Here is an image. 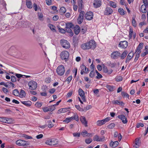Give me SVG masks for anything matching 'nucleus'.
<instances>
[{
  "label": "nucleus",
  "instance_id": "49",
  "mask_svg": "<svg viewBox=\"0 0 148 148\" xmlns=\"http://www.w3.org/2000/svg\"><path fill=\"white\" fill-rule=\"evenodd\" d=\"M115 125V124L114 123H112L108 125L107 127L109 129H112L114 127Z\"/></svg>",
  "mask_w": 148,
  "mask_h": 148
},
{
  "label": "nucleus",
  "instance_id": "23",
  "mask_svg": "<svg viewBox=\"0 0 148 148\" xmlns=\"http://www.w3.org/2000/svg\"><path fill=\"white\" fill-rule=\"evenodd\" d=\"M74 31L76 35L78 34L80 31V27L79 26L77 25H76L74 27Z\"/></svg>",
  "mask_w": 148,
  "mask_h": 148
},
{
  "label": "nucleus",
  "instance_id": "64",
  "mask_svg": "<svg viewBox=\"0 0 148 148\" xmlns=\"http://www.w3.org/2000/svg\"><path fill=\"white\" fill-rule=\"evenodd\" d=\"M71 121V120H70L69 117L66 118L63 121V122H65L66 123H68Z\"/></svg>",
  "mask_w": 148,
  "mask_h": 148
},
{
  "label": "nucleus",
  "instance_id": "10",
  "mask_svg": "<svg viewBox=\"0 0 148 148\" xmlns=\"http://www.w3.org/2000/svg\"><path fill=\"white\" fill-rule=\"evenodd\" d=\"M16 145L21 146L29 145V144L27 142L21 140H18L16 142Z\"/></svg>",
  "mask_w": 148,
  "mask_h": 148
},
{
  "label": "nucleus",
  "instance_id": "7",
  "mask_svg": "<svg viewBox=\"0 0 148 148\" xmlns=\"http://www.w3.org/2000/svg\"><path fill=\"white\" fill-rule=\"evenodd\" d=\"M58 142L57 139L53 138L47 140L45 143L46 144L50 145H54L57 144Z\"/></svg>",
  "mask_w": 148,
  "mask_h": 148
},
{
  "label": "nucleus",
  "instance_id": "30",
  "mask_svg": "<svg viewBox=\"0 0 148 148\" xmlns=\"http://www.w3.org/2000/svg\"><path fill=\"white\" fill-rule=\"evenodd\" d=\"M26 4L28 8H32V5L31 0H26Z\"/></svg>",
  "mask_w": 148,
  "mask_h": 148
},
{
  "label": "nucleus",
  "instance_id": "31",
  "mask_svg": "<svg viewBox=\"0 0 148 148\" xmlns=\"http://www.w3.org/2000/svg\"><path fill=\"white\" fill-rule=\"evenodd\" d=\"M70 109V108H64L60 109L58 110V113H60L62 112H66L67 111H69Z\"/></svg>",
  "mask_w": 148,
  "mask_h": 148
},
{
  "label": "nucleus",
  "instance_id": "56",
  "mask_svg": "<svg viewBox=\"0 0 148 148\" xmlns=\"http://www.w3.org/2000/svg\"><path fill=\"white\" fill-rule=\"evenodd\" d=\"M42 105V102H37L35 103V106L38 108H40L41 107Z\"/></svg>",
  "mask_w": 148,
  "mask_h": 148
},
{
  "label": "nucleus",
  "instance_id": "11",
  "mask_svg": "<svg viewBox=\"0 0 148 148\" xmlns=\"http://www.w3.org/2000/svg\"><path fill=\"white\" fill-rule=\"evenodd\" d=\"M93 13L92 12H87L85 14L86 18L88 20H92L93 18Z\"/></svg>",
  "mask_w": 148,
  "mask_h": 148
},
{
  "label": "nucleus",
  "instance_id": "5",
  "mask_svg": "<svg viewBox=\"0 0 148 148\" xmlns=\"http://www.w3.org/2000/svg\"><path fill=\"white\" fill-rule=\"evenodd\" d=\"M29 88L32 90H35L37 86V83L35 81H31L29 82L28 84Z\"/></svg>",
  "mask_w": 148,
  "mask_h": 148
},
{
  "label": "nucleus",
  "instance_id": "51",
  "mask_svg": "<svg viewBox=\"0 0 148 148\" xmlns=\"http://www.w3.org/2000/svg\"><path fill=\"white\" fill-rule=\"evenodd\" d=\"M47 123H48V127L49 128L52 127L53 125L52 124V123L51 121L49 120L47 121Z\"/></svg>",
  "mask_w": 148,
  "mask_h": 148
},
{
  "label": "nucleus",
  "instance_id": "26",
  "mask_svg": "<svg viewBox=\"0 0 148 148\" xmlns=\"http://www.w3.org/2000/svg\"><path fill=\"white\" fill-rule=\"evenodd\" d=\"M119 143L117 141H115L114 142L111 141L110 143V146L112 147H115L119 145Z\"/></svg>",
  "mask_w": 148,
  "mask_h": 148
},
{
  "label": "nucleus",
  "instance_id": "6",
  "mask_svg": "<svg viewBox=\"0 0 148 148\" xmlns=\"http://www.w3.org/2000/svg\"><path fill=\"white\" fill-rule=\"evenodd\" d=\"M80 13L77 19V22L79 24H81L83 21L85 12L84 11H80Z\"/></svg>",
  "mask_w": 148,
  "mask_h": 148
},
{
  "label": "nucleus",
  "instance_id": "8",
  "mask_svg": "<svg viewBox=\"0 0 148 148\" xmlns=\"http://www.w3.org/2000/svg\"><path fill=\"white\" fill-rule=\"evenodd\" d=\"M120 53L118 51H114L111 55V57L113 59H116L120 57Z\"/></svg>",
  "mask_w": 148,
  "mask_h": 148
},
{
  "label": "nucleus",
  "instance_id": "54",
  "mask_svg": "<svg viewBox=\"0 0 148 148\" xmlns=\"http://www.w3.org/2000/svg\"><path fill=\"white\" fill-rule=\"evenodd\" d=\"M49 108V109L50 111L51 112L53 111L56 109L55 106L54 105L50 106Z\"/></svg>",
  "mask_w": 148,
  "mask_h": 148
},
{
  "label": "nucleus",
  "instance_id": "29",
  "mask_svg": "<svg viewBox=\"0 0 148 148\" xmlns=\"http://www.w3.org/2000/svg\"><path fill=\"white\" fill-rule=\"evenodd\" d=\"M112 103L114 104L119 105L122 106L124 105V103L123 101H119L118 100H114Z\"/></svg>",
  "mask_w": 148,
  "mask_h": 148
},
{
  "label": "nucleus",
  "instance_id": "48",
  "mask_svg": "<svg viewBox=\"0 0 148 148\" xmlns=\"http://www.w3.org/2000/svg\"><path fill=\"white\" fill-rule=\"evenodd\" d=\"M121 95L123 97H126L128 98H129V95L127 93L124 92H122L121 93Z\"/></svg>",
  "mask_w": 148,
  "mask_h": 148
},
{
  "label": "nucleus",
  "instance_id": "38",
  "mask_svg": "<svg viewBox=\"0 0 148 148\" xmlns=\"http://www.w3.org/2000/svg\"><path fill=\"white\" fill-rule=\"evenodd\" d=\"M66 8L64 7H61L60 10V13L61 15L65 13L66 12Z\"/></svg>",
  "mask_w": 148,
  "mask_h": 148
},
{
  "label": "nucleus",
  "instance_id": "34",
  "mask_svg": "<svg viewBox=\"0 0 148 148\" xmlns=\"http://www.w3.org/2000/svg\"><path fill=\"white\" fill-rule=\"evenodd\" d=\"M127 53V51H124L120 56V57L121 59H123L126 57Z\"/></svg>",
  "mask_w": 148,
  "mask_h": 148
},
{
  "label": "nucleus",
  "instance_id": "19",
  "mask_svg": "<svg viewBox=\"0 0 148 148\" xmlns=\"http://www.w3.org/2000/svg\"><path fill=\"white\" fill-rule=\"evenodd\" d=\"M80 120L82 123L86 127L88 126V122L86 121L85 117L84 116H81L80 118Z\"/></svg>",
  "mask_w": 148,
  "mask_h": 148
},
{
  "label": "nucleus",
  "instance_id": "20",
  "mask_svg": "<svg viewBox=\"0 0 148 148\" xmlns=\"http://www.w3.org/2000/svg\"><path fill=\"white\" fill-rule=\"evenodd\" d=\"M134 55V54L132 51L131 52H130L127 57L125 62L126 63L129 62L130 60L133 58Z\"/></svg>",
  "mask_w": 148,
  "mask_h": 148
},
{
  "label": "nucleus",
  "instance_id": "12",
  "mask_svg": "<svg viewBox=\"0 0 148 148\" xmlns=\"http://www.w3.org/2000/svg\"><path fill=\"white\" fill-rule=\"evenodd\" d=\"M128 44V43L127 41H121L119 42L118 46L121 48L125 49L127 47Z\"/></svg>",
  "mask_w": 148,
  "mask_h": 148
},
{
  "label": "nucleus",
  "instance_id": "37",
  "mask_svg": "<svg viewBox=\"0 0 148 148\" xmlns=\"http://www.w3.org/2000/svg\"><path fill=\"white\" fill-rule=\"evenodd\" d=\"M106 87L108 89L109 91L112 92L114 91V87L113 86H111L110 85H107L106 86Z\"/></svg>",
  "mask_w": 148,
  "mask_h": 148
},
{
  "label": "nucleus",
  "instance_id": "2",
  "mask_svg": "<svg viewBox=\"0 0 148 148\" xmlns=\"http://www.w3.org/2000/svg\"><path fill=\"white\" fill-rule=\"evenodd\" d=\"M60 58L62 60H65L66 62L69 60V53L67 51H63L60 53Z\"/></svg>",
  "mask_w": 148,
  "mask_h": 148
},
{
  "label": "nucleus",
  "instance_id": "63",
  "mask_svg": "<svg viewBox=\"0 0 148 148\" xmlns=\"http://www.w3.org/2000/svg\"><path fill=\"white\" fill-rule=\"evenodd\" d=\"M43 111L45 112H46L48 111H50L49 109V108L46 107H45L42 108Z\"/></svg>",
  "mask_w": 148,
  "mask_h": 148
},
{
  "label": "nucleus",
  "instance_id": "32",
  "mask_svg": "<svg viewBox=\"0 0 148 148\" xmlns=\"http://www.w3.org/2000/svg\"><path fill=\"white\" fill-rule=\"evenodd\" d=\"M109 4L110 7L114 8H115L116 7V4L114 2L110 1H109Z\"/></svg>",
  "mask_w": 148,
  "mask_h": 148
},
{
  "label": "nucleus",
  "instance_id": "61",
  "mask_svg": "<svg viewBox=\"0 0 148 148\" xmlns=\"http://www.w3.org/2000/svg\"><path fill=\"white\" fill-rule=\"evenodd\" d=\"M2 89L3 91L5 93L7 94L8 93L9 91L7 89L4 87H3Z\"/></svg>",
  "mask_w": 148,
  "mask_h": 148
},
{
  "label": "nucleus",
  "instance_id": "21",
  "mask_svg": "<svg viewBox=\"0 0 148 148\" xmlns=\"http://www.w3.org/2000/svg\"><path fill=\"white\" fill-rule=\"evenodd\" d=\"M90 49H95L96 47V43L95 41L93 40H90Z\"/></svg>",
  "mask_w": 148,
  "mask_h": 148
},
{
  "label": "nucleus",
  "instance_id": "57",
  "mask_svg": "<svg viewBox=\"0 0 148 148\" xmlns=\"http://www.w3.org/2000/svg\"><path fill=\"white\" fill-rule=\"evenodd\" d=\"M50 26H49V27L50 28V29L53 32H56V31L55 29V26H54L53 25L51 24H50Z\"/></svg>",
  "mask_w": 148,
  "mask_h": 148
},
{
  "label": "nucleus",
  "instance_id": "22",
  "mask_svg": "<svg viewBox=\"0 0 148 148\" xmlns=\"http://www.w3.org/2000/svg\"><path fill=\"white\" fill-rule=\"evenodd\" d=\"M71 121L72 120H74L76 121H78L79 120V116L77 114H74L73 116L71 117H69Z\"/></svg>",
  "mask_w": 148,
  "mask_h": 148
},
{
  "label": "nucleus",
  "instance_id": "39",
  "mask_svg": "<svg viewBox=\"0 0 148 148\" xmlns=\"http://www.w3.org/2000/svg\"><path fill=\"white\" fill-rule=\"evenodd\" d=\"M57 27L59 30V32L62 33H64L66 32L65 29H63L60 27L59 25L57 26Z\"/></svg>",
  "mask_w": 148,
  "mask_h": 148
},
{
  "label": "nucleus",
  "instance_id": "60",
  "mask_svg": "<svg viewBox=\"0 0 148 148\" xmlns=\"http://www.w3.org/2000/svg\"><path fill=\"white\" fill-rule=\"evenodd\" d=\"M136 125V127L137 128H139L140 126L141 127H143L144 126L143 124L141 123H137Z\"/></svg>",
  "mask_w": 148,
  "mask_h": 148
},
{
  "label": "nucleus",
  "instance_id": "46",
  "mask_svg": "<svg viewBox=\"0 0 148 148\" xmlns=\"http://www.w3.org/2000/svg\"><path fill=\"white\" fill-rule=\"evenodd\" d=\"M132 23L133 26L134 27H136L137 26V23L134 18H133L132 19Z\"/></svg>",
  "mask_w": 148,
  "mask_h": 148
},
{
  "label": "nucleus",
  "instance_id": "55",
  "mask_svg": "<svg viewBox=\"0 0 148 148\" xmlns=\"http://www.w3.org/2000/svg\"><path fill=\"white\" fill-rule=\"evenodd\" d=\"M95 75V73L94 72V69L92 70V71L90 72L89 74V76L92 78L94 77Z\"/></svg>",
  "mask_w": 148,
  "mask_h": 148
},
{
  "label": "nucleus",
  "instance_id": "53",
  "mask_svg": "<svg viewBox=\"0 0 148 148\" xmlns=\"http://www.w3.org/2000/svg\"><path fill=\"white\" fill-rule=\"evenodd\" d=\"M73 136L76 137H80L81 135V133L80 132H75L73 134Z\"/></svg>",
  "mask_w": 148,
  "mask_h": 148
},
{
  "label": "nucleus",
  "instance_id": "13",
  "mask_svg": "<svg viewBox=\"0 0 148 148\" xmlns=\"http://www.w3.org/2000/svg\"><path fill=\"white\" fill-rule=\"evenodd\" d=\"M105 137L104 136H102L100 138L97 135H95L93 137V140L94 141L102 142L104 141Z\"/></svg>",
  "mask_w": 148,
  "mask_h": 148
},
{
  "label": "nucleus",
  "instance_id": "36",
  "mask_svg": "<svg viewBox=\"0 0 148 148\" xmlns=\"http://www.w3.org/2000/svg\"><path fill=\"white\" fill-rule=\"evenodd\" d=\"M105 123V121L103 120V119L101 120H98L97 122V125L98 126H101Z\"/></svg>",
  "mask_w": 148,
  "mask_h": 148
},
{
  "label": "nucleus",
  "instance_id": "3",
  "mask_svg": "<svg viewBox=\"0 0 148 148\" xmlns=\"http://www.w3.org/2000/svg\"><path fill=\"white\" fill-rule=\"evenodd\" d=\"M65 71V68L62 65L59 66L57 68V73L58 75L60 76L64 74Z\"/></svg>",
  "mask_w": 148,
  "mask_h": 148
},
{
  "label": "nucleus",
  "instance_id": "17",
  "mask_svg": "<svg viewBox=\"0 0 148 148\" xmlns=\"http://www.w3.org/2000/svg\"><path fill=\"white\" fill-rule=\"evenodd\" d=\"M103 71L104 73L107 75H110L112 72L113 70L111 69L108 70V68L104 65L103 68Z\"/></svg>",
  "mask_w": 148,
  "mask_h": 148
},
{
  "label": "nucleus",
  "instance_id": "35",
  "mask_svg": "<svg viewBox=\"0 0 148 148\" xmlns=\"http://www.w3.org/2000/svg\"><path fill=\"white\" fill-rule=\"evenodd\" d=\"M5 123L9 124H11L13 123V122L14 121L12 119L10 118H6Z\"/></svg>",
  "mask_w": 148,
  "mask_h": 148
},
{
  "label": "nucleus",
  "instance_id": "59",
  "mask_svg": "<svg viewBox=\"0 0 148 148\" xmlns=\"http://www.w3.org/2000/svg\"><path fill=\"white\" fill-rule=\"evenodd\" d=\"M11 81L13 82H15L16 81V78L14 76H11Z\"/></svg>",
  "mask_w": 148,
  "mask_h": 148
},
{
  "label": "nucleus",
  "instance_id": "25",
  "mask_svg": "<svg viewBox=\"0 0 148 148\" xmlns=\"http://www.w3.org/2000/svg\"><path fill=\"white\" fill-rule=\"evenodd\" d=\"M20 101L22 104L27 107L31 106L32 104V102L30 101Z\"/></svg>",
  "mask_w": 148,
  "mask_h": 148
},
{
  "label": "nucleus",
  "instance_id": "24",
  "mask_svg": "<svg viewBox=\"0 0 148 148\" xmlns=\"http://www.w3.org/2000/svg\"><path fill=\"white\" fill-rule=\"evenodd\" d=\"M78 5V10L79 12L81 11L82 8L83 3L82 0H78L77 1Z\"/></svg>",
  "mask_w": 148,
  "mask_h": 148
},
{
  "label": "nucleus",
  "instance_id": "58",
  "mask_svg": "<svg viewBox=\"0 0 148 148\" xmlns=\"http://www.w3.org/2000/svg\"><path fill=\"white\" fill-rule=\"evenodd\" d=\"M72 79V77L71 75L67 77L66 79V81H67L68 84H69Z\"/></svg>",
  "mask_w": 148,
  "mask_h": 148
},
{
  "label": "nucleus",
  "instance_id": "14",
  "mask_svg": "<svg viewBox=\"0 0 148 148\" xmlns=\"http://www.w3.org/2000/svg\"><path fill=\"white\" fill-rule=\"evenodd\" d=\"M90 41L86 43L82 44L81 45V48L84 50L89 49H90Z\"/></svg>",
  "mask_w": 148,
  "mask_h": 148
},
{
  "label": "nucleus",
  "instance_id": "41",
  "mask_svg": "<svg viewBox=\"0 0 148 148\" xmlns=\"http://www.w3.org/2000/svg\"><path fill=\"white\" fill-rule=\"evenodd\" d=\"M79 94L80 96L82 97L84 96V91L81 88H79L78 90Z\"/></svg>",
  "mask_w": 148,
  "mask_h": 148
},
{
  "label": "nucleus",
  "instance_id": "43",
  "mask_svg": "<svg viewBox=\"0 0 148 148\" xmlns=\"http://www.w3.org/2000/svg\"><path fill=\"white\" fill-rule=\"evenodd\" d=\"M95 71L97 75V76L96 77L97 79H99L102 77V76L97 70H96Z\"/></svg>",
  "mask_w": 148,
  "mask_h": 148
},
{
  "label": "nucleus",
  "instance_id": "33",
  "mask_svg": "<svg viewBox=\"0 0 148 148\" xmlns=\"http://www.w3.org/2000/svg\"><path fill=\"white\" fill-rule=\"evenodd\" d=\"M19 97L20 98H22L25 96L26 93L24 90H22L19 93Z\"/></svg>",
  "mask_w": 148,
  "mask_h": 148
},
{
  "label": "nucleus",
  "instance_id": "45",
  "mask_svg": "<svg viewBox=\"0 0 148 148\" xmlns=\"http://www.w3.org/2000/svg\"><path fill=\"white\" fill-rule=\"evenodd\" d=\"M92 140V138H88L86 139L85 140V143L88 144H89L91 143Z\"/></svg>",
  "mask_w": 148,
  "mask_h": 148
},
{
  "label": "nucleus",
  "instance_id": "18",
  "mask_svg": "<svg viewBox=\"0 0 148 148\" xmlns=\"http://www.w3.org/2000/svg\"><path fill=\"white\" fill-rule=\"evenodd\" d=\"M101 1L100 0H94L93 5L95 8H99L101 5Z\"/></svg>",
  "mask_w": 148,
  "mask_h": 148
},
{
  "label": "nucleus",
  "instance_id": "62",
  "mask_svg": "<svg viewBox=\"0 0 148 148\" xmlns=\"http://www.w3.org/2000/svg\"><path fill=\"white\" fill-rule=\"evenodd\" d=\"M38 19L40 20H42V18L43 17V14L42 13L38 14Z\"/></svg>",
  "mask_w": 148,
  "mask_h": 148
},
{
  "label": "nucleus",
  "instance_id": "1",
  "mask_svg": "<svg viewBox=\"0 0 148 148\" xmlns=\"http://www.w3.org/2000/svg\"><path fill=\"white\" fill-rule=\"evenodd\" d=\"M65 27L66 31V32L70 33L71 36H73V33L71 29H73L74 25L71 23H66Z\"/></svg>",
  "mask_w": 148,
  "mask_h": 148
},
{
  "label": "nucleus",
  "instance_id": "40",
  "mask_svg": "<svg viewBox=\"0 0 148 148\" xmlns=\"http://www.w3.org/2000/svg\"><path fill=\"white\" fill-rule=\"evenodd\" d=\"M123 78L120 76H117L115 78V80L117 82H121Z\"/></svg>",
  "mask_w": 148,
  "mask_h": 148
},
{
  "label": "nucleus",
  "instance_id": "15",
  "mask_svg": "<svg viewBox=\"0 0 148 148\" xmlns=\"http://www.w3.org/2000/svg\"><path fill=\"white\" fill-rule=\"evenodd\" d=\"M21 27L22 28L27 27L30 26L31 23L30 22L27 21H22L21 22Z\"/></svg>",
  "mask_w": 148,
  "mask_h": 148
},
{
  "label": "nucleus",
  "instance_id": "47",
  "mask_svg": "<svg viewBox=\"0 0 148 148\" xmlns=\"http://www.w3.org/2000/svg\"><path fill=\"white\" fill-rule=\"evenodd\" d=\"M75 107L79 111H84V109L81 108L80 106L79 105H75Z\"/></svg>",
  "mask_w": 148,
  "mask_h": 148
},
{
  "label": "nucleus",
  "instance_id": "50",
  "mask_svg": "<svg viewBox=\"0 0 148 148\" xmlns=\"http://www.w3.org/2000/svg\"><path fill=\"white\" fill-rule=\"evenodd\" d=\"M143 43H142V42L140 43L139 44V45H138V46L137 47L136 49H137V50H138V49L140 50L143 48Z\"/></svg>",
  "mask_w": 148,
  "mask_h": 148
},
{
  "label": "nucleus",
  "instance_id": "16",
  "mask_svg": "<svg viewBox=\"0 0 148 148\" xmlns=\"http://www.w3.org/2000/svg\"><path fill=\"white\" fill-rule=\"evenodd\" d=\"M119 119L122 120L123 123L124 124H126L128 122V121L126 117L123 114H121L117 116Z\"/></svg>",
  "mask_w": 148,
  "mask_h": 148
},
{
  "label": "nucleus",
  "instance_id": "52",
  "mask_svg": "<svg viewBox=\"0 0 148 148\" xmlns=\"http://www.w3.org/2000/svg\"><path fill=\"white\" fill-rule=\"evenodd\" d=\"M88 134V132L86 131H85L84 132H81V135L83 137H85L87 136V135Z\"/></svg>",
  "mask_w": 148,
  "mask_h": 148
},
{
  "label": "nucleus",
  "instance_id": "28",
  "mask_svg": "<svg viewBox=\"0 0 148 148\" xmlns=\"http://www.w3.org/2000/svg\"><path fill=\"white\" fill-rule=\"evenodd\" d=\"M140 138H137L135 139V144L136 145L135 146H134V147L136 148H138L140 146L139 141L140 140Z\"/></svg>",
  "mask_w": 148,
  "mask_h": 148
},
{
  "label": "nucleus",
  "instance_id": "9",
  "mask_svg": "<svg viewBox=\"0 0 148 148\" xmlns=\"http://www.w3.org/2000/svg\"><path fill=\"white\" fill-rule=\"evenodd\" d=\"M113 12V10L110 7H106L104 12V14L106 15H110Z\"/></svg>",
  "mask_w": 148,
  "mask_h": 148
},
{
  "label": "nucleus",
  "instance_id": "4",
  "mask_svg": "<svg viewBox=\"0 0 148 148\" xmlns=\"http://www.w3.org/2000/svg\"><path fill=\"white\" fill-rule=\"evenodd\" d=\"M60 43L62 46L66 49H68L70 47V44L66 40L64 39L61 40Z\"/></svg>",
  "mask_w": 148,
  "mask_h": 148
},
{
  "label": "nucleus",
  "instance_id": "27",
  "mask_svg": "<svg viewBox=\"0 0 148 148\" xmlns=\"http://www.w3.org/2000/svg\"><path fill=\"white\" fill-rule=\"evenodd\" d=\"M140 11L143 13H145L147 12L146 7L145 4L141 5Z\"/></svg>",
  "mask_w": 148,
  "mask_h": 148
},
{
  "label": "nucleus",
  "instance_id": "44",
  "mask_svg": "<svg viewBox=\"0 0 148 148\" xmlns=\"http://www.w3.org/2000/svg\"><path fill=\"white\" fill-rule=\"evenodd\" d=\"M118 12L121 15H123L125 14V11L124 10L121 8H119L118 9Z\"/></svg>",
  "mask_w": 148,
  "mask_h": 148
},
{
  "label": "nucleus",
  "instance_id": "42",
  "mask_svg": "<svg viewBox=\"0 0 148 148\" xmlns=\"http://www.w3.org/2000/svg\"><path fill=\"white\" fill-rule=\"evenodd\" d=\"M13 93L14 95L16 96H18L19 95V92L17 89H14L13 90Z\"/></svg>",
  "mask_w": 148,
  "mask_h": 148
}]
</instances>
